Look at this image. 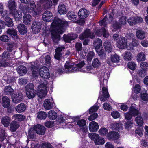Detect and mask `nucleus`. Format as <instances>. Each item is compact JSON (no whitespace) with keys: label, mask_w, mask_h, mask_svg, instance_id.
Masks as SVG:
<instances>
[{"label":"nucleus","mask_w":148,"mask_h":148,"mask_svg":"<svg viewBox=\"0 0 148 148\" xmlns=\"http://www.w3.org/2000/svg\"><path fill=\"white\" fill-rule=\"evenodd\" d=\"M5 21L6 25L9 27H11L13 25V23L12 19L8 17H6L5 18Z\"/></svg>","instance_id":"47"},{"label":"nucleus","mask_w":148,"mask_h":148,"mask_svg":"<svg viewBox=\"0 0 148 148\" xmlns=\"http://www.w3.org/2000/svg\"><path fill=\"white\" fill-rule=\"evenodd\" d=\"M127 40L124 37H122L118 41V45L119 47L121 49H123L127 47Z\"/></svg>","instance_id":"22"},{"label":"nucleus","mask_w":148,"mask_h":148,"mask_svg":"<svg viewBox=\"0 0 148 148\" xmlns=\"http://www.w3.org/2000/svg\"><path fill=\"white\" fill-rule=\"evenodd\" d=\"M35 8V4L34 1H32L26 6L23 11L25 12H31L34 11Z\"/></svg>","instance_id":"14"},{"label":"nucleus","mask_w":148,"mask_h":148,"mask_svg":"<svg viewBox=\"0 0 148 148\" xmlns=\"http://www.w3.org/2000/svg\"><path fill=\"white\" fill-rule=\"evenodd\" d=\"M89 14V12L84 8L80 9L78 12V16L81 19L86 18L88 16Z\"/></svg>","instance_id":"18"},{"label":"nucleus","mask_w":148,"mask_h":148,"mask_svg":"<svg viewBox=\"0 0 148 148\" xmlns=\"http://www.w3.org/2000/svg\"><path fill=\"white\" fill-rule=\"evenodd\" d=\"M129 111L132 115L134 116L138 115L139 113V111L134 108H131Z\"/></svg>","instance_id":"50"},{"label":"nucleus","mask_w":148,"mask_h":148,"mask_svg":"<svg viewBox=\"0 0 148 148\" xmlns=\"http://www.w3.org/2000/svg\"><path fill=\"white\" fill-rule=\"evenodd\" d=\"M11 121V119L8 116H5L2 118L1 123L5 127H7Z\"/></svg>","instance_id":"28"},{"label":"nucleus","mask_w":148,"mask_h":148,"mask_svg":"<svg viewBox=\"0 0 148 148\" xmlns=\"http://www.w3.org/2000/svg\"><path fill=\"white\" fill-rule=\"evenodd\" d=\"M48 115L49 119L52 120L55 119L57 117L56 113L53 110L49 111Z\"/></svg>","instance_id":"41"},{"label":"nucleus","mask_w":148,"mask_h":148,"mask_svg":"<svg viewBox=\"0 0 148 148\" xmlns=\"http://www.w3.org/2000/svg\"><path fill=\"white\" fill-rule=\"evenodd\" d=\"M12 14L14 16L15 19L18 20L22 17L21 12L19 11H17L16 10L11 12Z\"/></svg>","instance_id":"38"},{"label":"nucleus","mask_w":148,"mask_h":148,"mask_svg":"<svg viewBox=\"0 0 148 148\" xmlns=\"http://www.w3.org/2000/svg\"><path fill=\"white\" fill-rule=\"evenodd\" d=\"M107 19V17L106 16H105V18L99 22V23L100 25L101 26L103 25L104 27H106L107 24V23L106 22V20Z\"/></svg>","instance_id":"63"},{"label":"nucleus","mask_w":148,"mask_h":148,"mask_svg":"<svg viewBox=\"0 0 148 148\" xmlns=\"http://www.w3.org/2000/svg\"><path fill=\"white\" fill-rule=\"evenodd\" d=\"M109 75L107 73H104L103 74V77H101L100 79L101 87L102 88V92L103 96L105 98L109 97V95L108 91L107 89L106 88L107 82V79L109 77Z\"/></svg>","instance_id":"2"},{"label":"nucleus","mask_w":148,"mask_h":148,"mask_svg":"<svg viewBox=\"0 0 148 148\" xmlns=\"http://www.w3.org/2000/svg\"><path fill=\"white\" fill-rule=\"evenodd\" d=\"M43 20L46 21H50L52 20L53 17L52 13L48 11H46L42 15Z\"/></svg>","instance_id":"13"},{"label":"nucleus","mask_w":148,"mask_h":148,"mask_svg":"<svg viewBox=\"0 0 148 148\" xmlns=\"http://www.w3.org/2000/svg\"><path fill=\"white\" fill-rule=\"evenodd\" d=\"M41 1L45 9H49L53 5L52 0H41Z\"/></svg>","instance_id":"21"},{"label":"nucleus","mask_w":148,"mask_h":148,"mask_svg":"<svg viewBox=\"0 0 148 148\" xmlns=\"http://www.w3.org/2000/svg\"><path fill=\"white\" fill-rule=\"evenodd\" d=\"M14 119L19 121H21L25 119V117L22 114H15L12 117Z\"/></svg>","instance_id":"40"},{"label":"nucleus","mask_w":148,"mask_h":148,"mask_svg":"<svg viewBox=\"0 0 148 148\" xmlns=\"http://www.w3.org/2000/svg\"><path fill=\"white\" fill-rule=\"evenodd\" d=\"M26 108V106L23 103H21L18 105L15 108L16 111L18 113L24 112Z\"/></svg>","instance_id":"24"},{"label":"nucleus","mask_w":148,"mask_h":148,"mask_svg":"<svg viewBox=\"0 0 148 148\" xmlns=\"http://www.w3.org/2000/svg\"><path fill=\"white\" fill-rule=\"evenodd\" d=\"M135 121L138 125L142 126L143 123L142 118L140 116H138L136 118Z\"/></svg>","instance_id":"54"},{"label":"nucleus","mask_w":148,"mask_h":148,"mask_svg":"<svg viewBox=\"0 0 148 148\" xmlns=\"http://www.w3.org/2000/svg\"><path fill=\"white\" fill-rule=\"evenodd\" d=\"M0 40L6 42H9L10 41L9 37L6 35H3L0 36Z\"/></svg>","instance_id":"55"},{"label":"nucleus","mask_w":148,"mask_h":148,"mask_svg":"<svg viewBox=\"0 0 148 148\" xmlns=\"http://www.w3.org/2000/svg\"><path fill=\"white\" fill-rule=\"evenodd\" d=\"M65 68L66 69L67 71L70 72H74L78 71L79 70L77 66L76 67L74 65H71L69 63L66 62L65 65Z\"/></svg>","instance_id":"15"},{"label":"nucleus","mask_w":148,"mask_h":148,"mask_svg":"<svg viewBox=\"0 0 148 148\" xmlns=\"http://www.w3.org/2000/svg\"><path fill=\"white\" fill-rule=\"evenodd\" d=\"M146 59L145 53L140 52L136 56V59L138 62L144 61Z\"/></svg>","instance_id":"30"},{"label":"nucleus","mask_w":148,"mask_h":148,"mask_svg":"<svg viewBox=\"0 0 148 148\" xmlns=\"http://www.w3.org/2000/svg\"><path fill=\"white\" fill-rule=\"evenodd\" d=\"M108 132V130L105 128H102L100 129L99 131V134L102 136L106 135Z\"/></svg>","instance_id":"51"},{"label":"nucleus","mask_w":148,"mask_h":148,"mask_svg":"<svg viewBox=\"0 0 148 148\" xmlns=\"http://www.w3.org/2000/svg\"><path fill=\"white\" fill-rule=\"evenodd\" d=\"M34 131L39 134L44 135L45 131V127L40 124H38L34 126L32 129Z\"/></svg>","instance_id":"12"},{"label":"nucleus","mask_w":148,"mask_h":148,"mask_svg":"<svg viewBox=\"0 0 148 148\" xmlns=\"http://www.w3.org/2000/svg\"><path fill=\"white\" fill-rule=\"evenodd\" d=\"M136 36L139 39L143 40L145 37V34L143 31L138 30L136 32Z\"/></svg>","instance_id":"33"},{"label":"nucleus","mask_w":148,"mask_h":148,"mask_svg":"<svg viewBox=\"0 0 148 148\" xmlns=\"http://www.w3.org/2000/svg\"><path fill=\"white\" fill-rule=\"evenodd\" d=\"M113 128L115 130L120 131L123 129V125L121 123H116L113 125Z\"/></svg>","instance_id":"45"},{"label":"nucleus","mask_w":148,"mask_h":148,"mask_svg":"<svg viewBox=\"0 0 148 148\" xmlns=\"http://www.w3.org/2000/svg\"><path fill=\"white\" fill-rule=\"evenodd\" d=\"M128 67L130 69L134 70L136 68V64L133 62H129L128 64Z\"/></svg>","instance_id":"52"},{"label":"nucleus","mask_w":148,"mask_h":148,"mask_svg":"<svg viewBox=\"0 0 148 148\" xmlns=\"http://www.w3.org/2000/svg\"><path fill=\"white\" fill-rule=\"evenodd\" d=\"M103 46L105 50L108 52H111L112 51L113 48L111 42L108 41H106L104 43Z\"/></svg>","instance_id":"25"},{"label":"nucleus","mask_w":148,"mask_h":148,"mask_svg":"<svg viewBox=\"0 0 148 148\" xmlns=\"http://www.w3.org/2000/svg\"><path fill=\"white\" fill-rule=\"evenodd\" d=\"M12 99L13 103H18L22 100L23 99V96L21 93L14 94L12 96Z\"/></svg>","instance_id":"10"},{"label":"nucleus","mask_w":148,"mask_h":148,"mask_svg":"<svg viewBox=\"0 0 148 148\" xmlns=\"http://www.w3.org/2000/svg\"><path fill=\"white\" fill-rule=\"evenodd\" d=\"M9 65L8 60L1 59H0V67H6Z\"/></svg>","instance_id":"49"},{"label":"nucleus","mask_w":148,"mask_h":148,"mask_svg":"<svg viewBox=\"0 0 148 148\" xmlns=\"http://www.w3.org/2000/svg\"><path fill=\"white\" fill-rule=\"evenodd\" d=\"M31 69L32 71V74L34 77H36L38 75L39 66L37 63L32 62L30 63Z\"/></svg>","instance_id":"9"},{"label":"nucleus","mask_w":148,"mask_h":148,"mask_svg":"<svg viewBox=\"0 0 148 148\" xmlns=\"http://www.w3.org/2000/svg\"><path fill=\"white\" fill-rule=\"evenodd\" d=\"M86 124V121L84 119L79 120L77 122V124L80 127H83L85 126Z\"/></svg>","instance_id":"58"},{"label":"nucleus","mask_w":148,"mask_h":148,"mask_svg":"<svg viewBox=\"0 0 148 148\" xmlns=\"http://www.w3.org/2000/svg\"><path fill=\"white\" fill-rule=\"evenodd\" d=\"M65 49V47L64 46H61L56 49V53L54 55V57L56 59L58 60L60 59L63 54L62 51Z\"/></svg>","instance_id":"8"},{"label":"nucleus","mask_w":148,"mask_h":148,"mask_svg":"<svg viewBox=\"0 0 148 148\" xmlns=\"http://www.w3.org/2000/svg\"><path fill=\"white\" fill-rule=\"evenodd\" d=\"M143 21V19L139 17H131L128 19V23L131 25H135L138 23H141Z\"/></svg>","instance_id":"7"},{"label":"nucleus","mask_w":148,"mask_h":148,"mask_svg":"<svg viewBox=\"0 0 148 148\" xmlns=\"http://www.w3.org/2000/svg\"><path fill=\"white\" fill-rule=\"evenodd\" d=\"M37 117L40 119H45L47 117V114L43 111H40L37 114Z\"/></svg>","instance_id":"43"},{"label":"nucleus","mask_w":148,"mask_h":148,"mask_svg":"<svg viewBox=\"0 0 148 148\" xmlns=\"http://www.w3.org/2000/svg\"><path fill=\"white\" fill-rule=\"evenodd\" d=\"M89 128L90 131L95 132L99 128V126L97 123L95 121H92L90 123Z\"/></svg>","instance_id":"19"},{"label":"nucleus","mask_w":148,"mask_h":148,"mask_svg":"<svg viewBox=\"0 0 148 148\" xmlns=\"http://www.w3.org/2000/svg\"><path fill=\"white\" fill-rule=\"evenodd\" d=\"M89 138L94 141L96 145H100L103 144L105 142L104 139L100 137L99 135L95 133H90L88 134Z\"/></svg>","instance_id":"4"},{"label":"nucleus","mask_w":148,"mask_h":148,"mask_svg":"<svg viewBox=\"0 0 148 148\" xmlns=\"http://www.w3.org/2000/svg\"><path fill=\"white\" fill-rule=\"evenodd\" d=\"M88 37L91 38H95L93 33H91L90 29H86L79 36V38L82 40H83Z\"/></svg>","instance_id":"6"},{"label":"nucleus","mask_w":148,"mask_h":148,"mask_svg":"<svg viewBox=\"0 0 148 148\" xmlns=\"http://www.w3.org/2000/svg\"><path fill=\"white\" fill-rule=\"evenodd\" d=\"M99 108L97 106L95 105L90 108L89 110L90 114H91L93 112L96 111Z\"/></svg>","instance_id":"60"},{"label":"nucleus","mask_w":148,"mask_h":148,"mask_svg":"<svg viewBox=\"0 0 148 148\" xmlns=\"http://www.w3.org/2000/svg\"><path fill=\"white\" fill-rule=\"evenodd\" d=\"M26 93L27 97L29 99L33 98L36 94L35 90H31V91H26Z\"/></svg>","instance_id":"46"},{"label":"nucleus","mask_w":148,"mask_h":148,"mask_svg":"<svg viewBox=\"0 0 148 148\" xmlns=\"http://www.w3.org/2000/svg\"><path fill=\"white\" fill-rule=\"evenodd\" d=\"M58 11L60 14H64L66 13L67 10L64 5L61 4H60L58 6Z\"/></svg>","instance_id":"23"},{"label":"nucleus","mask_w":148,"mask_h":148,"mask_svg":"<svg viewBox=\"0 0 148 148\" xmlns=\"http://www.w3.org/2000/svg\"><path fill=\"white\" fill-rule=\"evenodd\" d=\"M31 19V16L29 14H25L23 17V22L26 25L30 24Z\"/></svg>","instance_id":"31"},{"label":"nucleus","mask_w":148,"mask_h":148,"mask_svg":"<svg viewBox=\"0 0 148 148\" xmlns=\"http://www.w3.org/2000/svg\"><path fill=\"white\" fill-rule=\"evenodd\" d=\"M0 57L1 59L8 61L11 58L10 53L7 51H5L0 56Z\"/></svg>","instance_id":"39"},{"label":"nucleus","mask_w":148,"mask_h":148,"mask_svg":"<svg viewBox=\"0 0 148 148\" xmlns=\"http://www.w3.org/2000/svg\"><path fill=\"white\" fill-rule=\"evenodd\" d=\"M48 82L45 79L41 80L40 84L39 86L37 95L40 98H42L47 95V89Z\"/></svg>","instance_id":"3"},{"label":"nucleus","mask_w":148,"mask_h":148,"mask_svg":"<svg viewBox=\"0 0 148 148\" xmlns=\"http://www.w3.org/2000/svg\"><path fill=\"white\" fill-rule=\"evenodd\" d=\"M137 74L141 77H143L146 75L145 71L144 70H139L137 72Z\"/></svg>","instance_id":"64"},{"label":"nucleus","mask_w":148,"mask_h":148,"mask_svg":"<svg viewBox=\"0 0 148 148\" xmlns=\"http://www.w3.org/2000/svg\"><path fill=\"white\" fill-rule=\"evenodd\" d=\"M131 45L132 46L131 47H130L129 48L128 47H127L128 49L130 50H132L133 49V47H137L139 45V42L137 40L135 39H133L132 40Z\"/></svg>","instance_id":"44"},{"label":"nucleus","mask_w":148,"mask_h":148,"mask_svg":"<svg viewBox=\"0 0 148 148\" xmlns=\"http://www.w3.org/2000/svg\"><path fill=\"white\" fill-rule=\"evenodd\" d=\"M141 87L138 84H136L134 90L135 93H138L140 92Z\"/></svg>","instance_id":"62"},{"label":"nucleus","mask_w":148,"mask_h":148,"mask_svg":"<svg viewBox=\"0 0 148 148\" xmlns=\"http://www.w3.org/2000/svg\"><path fill=\"white\" fill-rule=\"evenodd\" d=\"M122 55L123 59L126 61H130L133 58L132 54L130 52L126 51Z\"/></svg>","instance_id":"29"},{"label":"nucleus","mask_w":148,"mask_h":148,"mask_svg":"<svg viewBox=\"0 0 148 148\" xmlns=\"http://www.w3.org/2000/svg\"><path fill=\"white\" fill-rule=\"evenodd\" d=\"M111 60L113 63H117L119 62V57L116 54L112 55L111 56Z\"/></svg>","instance_id":"48"},{"label":"nucleus","mask_w":148,"mask_h":148,"mask_svg":"<svg viewBox=\"0 0 148 148\" xmlns=\"http://www.w3.org/2000/svg\"><path fill=\"white\" fill-rule=\"evenodd\" d=\"M41 29V23L38 22H35L32 24V29L34 33L38 32Z\"/></svg>","instance_id":"16"},{"label":"nucleus","mask_w":148,"mask_h":148,"mask_svg":"<svg viewBox=\"0 0 148 148\" xmlns=\"http://www.w3.org/2000/svg\"><path fill=\"white\" fill-rule=\"evenodd\" d=\"M34 85L32 83H29L26 86V91H31L34 89Z\"/></svg>","instance_id":"61"},{"label":"nucleus","mask_w":148,"mask_h":148,"mask_svg":"<svg viewBox=\"0 0 148 148\" xmlns=\"http://www.w3.org/2000/svg\"><path fill=\"white\" fill-rule=\"evenodd\" d=\"M133 122L131 121H128L125 124V128L127 130L131 129L133 126Z\"/></svg>","instance_id":"56"},{"label":"nucleus","mask_w":148,"mask_h":148,"mask_svg":"<svg viewBox=\"0 0 148 148\" xmlns=\"http://www.w3.org/2000/svg\"><path fill=\"white\" fill-rule=\"evenodd\" d=\"M67 16L69 19L72 21H77V16L75 13L69 12L67 14Z\"/></svg>","instance_id":"35"},{"label":"nucleus","mask_w":148,"mask_h":148,"mask_svg":"<svg viewBox=\"0 0 148 148\" xmlns=\"http://www.w3.org/2000/svg\"><path fill=\"white\" fill-rule=\"evenodd\" d=\"M10 130L12 132H15L19 127V124L16 121H12L10 124Z\"/></svg>","instance_id":"27"},{"label":"nucleus","mask_w":148,"mask_h":148,"mask_svg":"<svg viewBox=\"0 0 148 148\" xmlns=\"http://www.w3.org/2000/svg\"><path fill=\"white\" fill-rule=\"evenodd\" d=\"M16 3L14 0H10L8 1V8L11 12L16 10Z\"/></svg>","instance_id":"34"},{"label":"nucleus","mask_w":148,"mask_h":148,"mask_svg":"<svg viewBox=\"0 0 148 148\" xmlns=\"http://www.w3.org/2000/svg\"><path fill=\"white\" fill-rule=\"evenodd\" d=\"M7 33L14 39L19 38V37L17 34V31L13 28L9 29L6 31Z\"/></svg>","instance_id":"17"},{"label":"nucleus","mask_w":148,"mask_h":148,"mask_svg":"<svg viewBox=\"0 0 148 148\" xmlns=\"http://www.w3.org/2000/svg\"><path fill=\"white\" fill-rule=\"evenodd\" d=\"M94 56V53L92 51H89L87 55V60L88 61H91Z\"/></svg>","instance_id":"59"},{"label":"nucleus","mask_w":148,"mask_h":148,"mask_svg":"<svg viewBox=\"0 0 148 148\" xmlns=\"http://www.w3.org/2000/svg\"><path fill=\"white\" fill-rule=\"evenodd\" d=\"M43 106L45 109L49 110L52 108L53 106V103L51 100L46 99L44 101Z\"/></svg>","instance_id":"20"},{"label":"nucleus","mask_w":148,"mask_h":148,"mask_svg":"<svg viewBox=\"0 0 148 148\" xmlns=\"http://www.w3.org/2000/svg\"><path fill=\"white\" fill-rule=\"evenodd\" d=\"M100 62L97 58H95L94 59L92 63V65L94 67H98L100 66Z\"/></svg>","instance_id":"53"},{"label":"nucleus","mask_w":148,"mask_h":148,"mask_svg":"<svg viewBox=\"0 0 148 148\" xmlns=\"http://www.w3.org/2000/svg\"><path fill=\"white\" fill-rule=\"evenodd\" d=\"M102 41L99 38L96 39L94 43V46L96 50H99L102 46Z\"/></svg>","instance_id":"37"},{"label":"nucleus","mask_w":148,"mask_h":148,"mask_svg":"<svg viewBox=\"0 0 148 148\" xmlns=\"http://www.w3.org/2000/svg\"><path fill=\"white\" fill-rule=\"evenodd\" d=\"M119 134L115 131H111L109 132L107 135L108 139L110 140H115L119 138Z\"/></svg>","instance_id":"11"},{"label":"nucleus","mask_w":148,"mask_h":148,"mask_svg":"<svg viewBox=\"0 0 148 148\" xmlns=\"http://www.w3.org/2000/svg\"><path fill=\"white\" fill-rule=\"evenodd\" d=\"M17 28L19 33L21 34H25L27 32V28L23 24H20L18 25Z\"/></svg>","instance_id":"32"},{"label":"nucleus","mask_w":148,"mask_h":148,"mask_svg":"<svg viewBox=\"0 0 148 148\" xmlns=\"http://www.w3.org/2000/svg\"><path fill=\"white\" fill-rule=\"evenodd\" d=\"M4 91L5 95H12L14 90L10 86H8L5 87Z\"/></svg>","instance_id":"42"},{"label":"nucleus","mask_w":148,"mask_h":148,"mask_svg":"<svg viewBox=\"0 0 148 148\" xmlns=\"http://www.w3.org/2000/svg\"><path fill=\"white\" fill-rule=\"evenodd\" d=\"M54 147L52 146L49 143H44L42 144L41 148H54Z\"/></svg>","instance_id":"57"},{"label":"nucleus","mask_w":148,"mask_h":148,"mask_svg":"<svg viewBox=\"0 0 148 148\" xmlns=\"http://www.w3.org/2000/svg\"><path fill=\"white\" fill-rule=\"evenodd\" d=\"M68 23L65 20H61L57 18H54L51 26L52 29V38L54 43H58L60 40L59 34H62L65 31L66 28L68 25Z\"/></svg>","instance_id":"1"},{"label":"nucleus","mask_w":148,"mask_h":148,"mask_svg":"<svg viewBox=\"0 0 148 148\" xmlns=\"http://www.w3.org/2000/svg\"><path fill=\"white\" fill-rule=\"evenodd\" d=\"M2 104L5 108H8L10 104V100L7 97H4L2 99Z\"/></svg>","instance_id":"36"},{"label":"nucleus","mask_w":148,"mask_h":148,"mask_svg":"<svg viewBox=\"0 0 148 148\" xmlns=\"http://www.w3.org/2000/svg\"><path fill=\"white\" fill-rule=\"evenodd\" d=\"M18 73L21 76H23L27 72V69L25 66L23 65H20L17 68Z\"/></svg>","instance_id":"26"},{"label":"nucleus","mask_w":148,"mask_h":148,"mask_svg":"<svg viewBox=\"0 0 148 148\" xmlns=\"http://www.w3.org/2000/svg\"><path fill=\"white\" fill-rule=\"evenodd\" d=\"M38 73L41 77L45 79L49 78L50 75L48 68L45 66H43L40 68Z\"/></svg>","instance_id":"5"}]
</instances>
